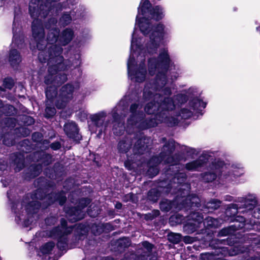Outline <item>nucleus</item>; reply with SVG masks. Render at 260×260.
Masks as SVG:
<instances>
[{"label": "nucleus", "instance_id": "f257e3e1", "mask_svg": "<svg viewBox=\"0 0 260 260\" xmlns=\"http://www.w3.org/2000/svg\"><path fill=\"white\" fill-rule=\"evenodd\" d=\"M164 8L160 5L152 6L149 0H141L138 8V15L136 23L140 31L144 36L150 33L151 28L156 24H152L151 20L158 22L165 17Z\"/></svg>", "mask_w": 260, "mask_h": 260}, {"label": "nucleus", "instance_id": "f03ea898", "mask_svg": "<svg viewBox=\"0 0 260 260\" xmlns=\"http://www.w3.org/2000/svg\"><path fill=\"white\" fill-rule=\"evenodd\" d=\"M32 36L37 42V47L40 51L38 58L41 63L54 62L55 58L58 57L59 62H62L64 58L61 55L63 49L61 45H52L48 47L41 44L44 41L45 30L41 22H33L31 24Z\"/></svg>", "mask_w": 260, "mask_h": 260}, {"label": "nucleus", "instance_id": "7ed1b4c3", "mask_svg": "<svg viewBox=\"0 0 260 260\" xmlns=\"http://www.w3.org/2000/svg\"><path fill=\"white\" fill-rule=\"evenodd\" d=\"M172 60L168 50L160 52L157 57H151L148 59V69L150 76L155 75L156 70L158 72L153 80L155 88L159 90L168 82L167 73L170 68Z\"/></svg>", "mask_w": 260, "mask_h": 260}, {"label": "nucleus", "instance_id": "20e7f679", "mask_svg": "<svg viewBox=\"0 0 260 260\" xmlns=\"http://www.w3.org/2000/svg\"><path fill=\"white\" fill-rule=\"evenodd\" d=\"M177 166V164H171L165 168L162 174L164 177H161V180L165 186L169 185L170 193L174 188L172 193L176 194V197L179 196L184 197L190 189V185L186 183V174L183 172H179Z\"/></svg>", "mask_w": 260, "mask_h": 260}, {"label": "nucleus", "instance_id": "39448f33", "mask_svg": "<svg viewBox=\"0 0 260 260\" xmlns=\"http://www.w3.org/2000/svg\"><path fill=\"white\" fill-rule=\"evenodd\" d=\"M160 98L161 99L159 102L153 100L148 103L144 107V111L146 114L153 115L158 119L159 117L162 118L161 115H164L165 111H172L175 107L172 98H163L160 95Z\"/></svg>", "mask_w": 260, "mask_h": 260}, {"label": "nucleus", "instance_id": "423d86ee", "mask_svg": "<svg viewBox=\"0 0 260 260\" xmlns=\"http://www.w3.org/2000/svg\"><path fill=\"white\" fill-rule=\"evenodd\" d=\"M141 244L143 247L138 248L136 252H126L120 260H157V252L152 251L154 244L148 241L142 242Z\"/></svg>", "mask_w": 260, "mask_h": 260}, {"label": "nucleus", "instance_id": "0eeeda50", "mask_svg": "<svg viewBox=\"0 0 260 260\" xmlns=\"http://www.w3.org/2000/svg\"><path fill=\"white\" fill-rule=\"evenodd\" d=\"M60 0H35L34 3L30 4L28 7L29 14L31 18L37 19L46 18L49 14L54 11L55 2Z\"/></svg>", "mask_w": 260, "mask_h": 260}, {"label": "nucleus", "instance_id": "6e6552de", "mask_svg": "<svg viewBox=\"0 0 260 260\" xmlns=\"http://www.w3.org/2000/svg\"><path fill=\"white\" fill-rule=\"evenodd\" d=\"M165 26L162 23L159 22L151 28L149 35L150 42L146 45L147 50L149 54L152 55L156 53L159 46L160 42L164 40L165 31Z\"/></svg>", "mask_w": 260, "mask_h": 260}, {"label": "nucleus", "instance_id": "1a4fd4ad", "mask_svg": "<svg viewBox=\"0 0 260 260\" xmlns=\"http://www.w3.org/2000/svg\"><path fill=\"white\" fill-rule=\"evenodd\" d=\"M74 86L71 83H67L61 87L59 93L55 100V106L58 109L64 108L67 104L72 99Z\"/></svg>", "mask_w": 260, "mask_h": 260}, {"label": "nucleus", "instance_id": "9d476101", "mask_svg": "<svg viewBox=\"0 0 260 260\" xmlns=\"http://www.w3.org/2000/svg\"><path fill=\"white\" fill-rule=\"evenodd\" d=\"M189 190L186 196H179L176 197L177 203L180 205L182 208L186 210L200 209L201 207V200L196 194H189Z\"/></svg>", "mask_w": 260, "mask_h": 260}, {"label": "nucleus", "instance_id": "9b49d317", "mask_svg": "<svg viewBox=\"0 0 260 260\" xmlns=\"http://www.w3.org/2000/svg\"><path fill=\"white\" fill-rule=\"evenodd\" d=\"M203 219L202 213L196 211L192 212L183 224V231L188 234L193 233L200 228Z\"/></svg>", "mask_w": 260, "mask_h": 260}, {"label": "nucleus", "instance_id": "f8f14e48", "mask_svg": "<svg viewBox=\"0 0 260 260\" xmlns=\"http://www.w3.org/2000/svg\"><path fill=\"white\" fill-rule=\"evenodd\" d=\"M63 131L67 138L75 144H79L82 140L80 128L75 121L66 122L63 125Z\"/></svg>", "mask_w": 260, "mask_h": 260}, {"label": "nucleus", "instance_id": "ddd939ff", "mask_svg": "<svg viewBox=\"0 0 260 260\" xmlns=\"http://www.w3.org/2000/svg\"><path fill=\"white\" fill-rule=\"evenodd\" d=\"M170 193V187L169 185L165 186L161 179H160L157 187L152 188L148 191L147 200L151 203H154L157 202L161 194H168Z\"/></svg>", "mask_w": 260, "mask_h": 260}, {"label": "nucleus", "instance_id": "4468645a", "mask_svg": "<svg viewBox=\"0 0 260 260\" xmlns=\"http://www.w3.org/2000/svg\"><path fill=\"white\" fill-rule=\"evenodd\" d=\"M139 104L134 103L129 107L130 115L127 119V122L133 125H136L141 121L144 117V114L142 111L138 110Z\"/></svg>", "mask_w": 260, "mask_h": 260}, {"label": "nucleus", "instance_id": "2eb2a0df", "mask_svg": "<svg viewBox=\"0 0 260 260\" xmlns=\"http://www.w3.org/2000/svg\"><path fill=\"white\" fill-rule=\"evenodd\" d=\"M42 171L41 165L32 164L24 170L22 177L24 180L30 181L39 176Z\"/></svg>", "mask_w": 260, "mask_h": 260}, {"label": "nucleus", "instance_id": "dca6fc26", "mask_svg": "<svg viewBox=\"0 0 260 260\" xmlns=\"http://www.w3.org/2000/svg\"><path fill=\"white\" fill-rule=\"evenodd\" d=\"M66 213L69 221L76 222L83 219L85 217L84 212L77 206H69L66 209Z\"/></svg>", "mask_w": 260, "mask_h": 260}, {"label": "nucleus", "instance_id": "f3484780", "mask_svg": "<svg viewBox=\"0 0 260 260\" xmlns=\"http://www.w3.org/2000/svg\"><path fill=\"white\" fill-rule=\"evenodd\" d=\"M150 140L147 137H143L137 140L134 146V155L140 156L148 149Z\"/></svg>", "mask_w": 260, "mask_h": 260}, {"label": "nucleus", "instance_id": "a211bd4d", "mask_svg": "<svg viewBox=\"0 0 260 260\" xmlns=\"http://www.w3.org/2000/svg\"><path fill=\"white\" fill-rule=\"evenodd\" d=\"M10 159L15 172H19L24 168L25 156L23 153L18 152L13 153L11 154Z\"/></svg>", "mask_w": 260, "mask_h": 260}, {"label": "nucleus", "instance_id": "6ab92c4d", "mask_svg": "<svg viewBox=\"0 0 260 260\" xmlns=\"http://www.w3.org/2000/svg\"><path fill=\"white\" fill-rule=\"evenodd\" d=\"M22 56L20 52L15 48L9 50L8 60L10 66L14 69H17L22 61Z\"/></svg>", "mask_w": 260, "mask_h": 260}, {"label": "nucleus", "instance_id": "aec40b11", "mask_svg": "<svg viewBox=\"0 0 260 260\" xmlns=\"http://www.w3.org/2000/svg\"><path fill=\"white\" fill-rule=\"evenodd\" d=\"M45 108L43 112V117L48 120L53 119L56 114L55 102L45 101Z\"/></svg>", "mask_w": 260, "mask_h": 260}, {"label": "nucleus", "instance_id": "412c9836", "mask_svg": "<svg viewBox=\"0 0 260 260\" xmlns=\"http://www.w3.org/2000/svg\"><path fill=\"white\" fill-rule=\"evenodd\" d=\"M241 204L239 208H244L245 211L253 210L257 204V201L255 197L249 196L246 198H243L240 201Z\"/></svg>", "mask_w": 260, "mask_h": 260}, {"label": "nucleus", "instance_id": "4be33fe9", "mask_svg": "<svg viewBox=\"0 0 260 260\" xmlns=\"http://www.w3.org/2000/svg\"><path fill=\"white\" fill-rule=\"evenodd\" d=\"M112 117L113 119V133L116 136H120L123 133L124 124L121 122L120 116L117 112H114Z\"/></svg>", "mask_w": 260, "mask_h": 260}, {"label": "nucleus", "instance_id": "5701e85b", "mask_svg": "<svg viewBox=\"0 0 260 260\" xmlns=\"http://www.w3.org/2000/svg\"><path fill=\"white\" fill-rule=\"evenodd\" d=\"M129 74L135 77L137 82H142L145 79L146 69L144 64H140L138 68L134 69Z\"/></svg>", "mask_w": 260, "mask_h": 260}, {"label": "nucleus", "instance_id": "b1692460", "mask_svg": "<svg viewBox=\"0 0 260 260\" xmlns=\"http://www.w3.org/2000/svg\"><path fill=\"white\" fill-rule=\"evenodd\" d=\"M131 245V240L128 237H122L117 239L115 242L116 251L121 253Z\"/></svg>", "mask_w": 260, "mask_h": 260}, {"label": "nucleus", "instance_id": "393cba45", "mask_svg": "<svg viewBox=\"0 0 260 260\" xmlns=\"http://www.w3.org/2000/svg\"><path fill=\"white\" fill-rule=\"evenodd\" d=\"M224 248V247H218L215 249V252L202 253L200 255V258L201 260L217 259L220 254L222 255Z\"/></svg>", "mask_w": 260, "mask_h": 260}, {"label": "nucleus", "instance_id": "a878e982", "mask_svg": "<svg viewBox=\"0 0 260 260\" xmlns=\"http://www.w3.org/2000/svg\"><path fill=\"white\" fill-rule=\"evenodd\" d=\"M238 205L232 203L229 204L224 212V220L230 222V219L234 218L238 212Z\"/></svg>", "mask_w": 260, "mask_h": 260}, {"label": "nucleus", "instance_id": "bb28decb", "mask_svg": "<svg viewBox=\"0 0 260 260\" xmlns=\"http://www.w3.org/2000/svg\"><path fill=\"white\" fill-rule=\"evenodd\" d=\"M106 116V113L104 111H102L98 113L91 115L90 119L96 127H102Z\"/></svg>", "mask_w": 260, "mask_h": 260}, {"label": "nucleus", "instance_id": "cd10ccee", "mask_svg": "<svg viewBox=\"0 0 260 260\" xmlns=\"http://www.w3.org/2000/svg\"><path fill=\"white\" fill-rule=\"evenodd\" d=\"M60 30L59 28L53 29L48 31L46 41L48 45L45 46L48 47L52 45H57L55 43L57 41L59 37Z\"/></svg>", "mask_w": 260, "mask_h": 260}, {"label": "nucleus", "instance_id": "c85d7f7f", "mask_svg": "<svg viewBox=\"0 0 260 260\" xmlns=\"http://www.w3.org/2000/svg\"><path fill=\"white\" fill-rule=\"evenodd\" d=\"M41 206V202L38 201H29L25 206V211L27 215H32L37 214Z\"/></svg>", "mask_w": 260, "mask_h": 260}, {"label": "nucleus", "instance_id": "c756f323", "mask_svg": "<svg viewBox=\"0 0 260 260\" xmlns=\"http://www.w3.org/2000/svg\"><path fill=\"white\" fill-rule=\"evenodd\" d=\"M175 147L173 145H171L169 143H166L164 145L162 150L160 153H163L164 157L166 159L167 163H170V159L173 162L174 159L173 157L172 156Z\"/></svg>", "mask_w": 260, "mask_h": 260}, {"label": "nucleus", "instance_id": "7c9ffc66", "mask_svg": "<svg viewBox=\"0 0 260 260\" xmlns=\"http://www.w3.org/2000/svg\"><path fill=\"white\" fill-rule=\"evenodd\" d=\"M34 183L35 187L39 188L50 189L53 186V183L51 181L43 176H40L36 179Z\"/></svg>", "mask_w": 260, "mask_h": 260}, {"label": "nucleus", "instance_id": "2f4dec72", "mask_svg": "<svg viewBox=\"0 0 260 260\" xmlns=\"http://www.w3.org/2000/svg\"><path fill=\"white\" fill-rule=\"evenodd\" d=\"M74 35V31L71 28H66L62 31L59 40L62 45L65 46L72 40Z\"/></svg>", "mask_w": 260, "mask_h": 260}, {"label": "nucleus", "instance_id": "473e14b6", "mask_svg": "<svg viewBox=\"0 0 260 260\" xmlns=\"http://www.w3.org/2000/svg\"><path fill=\"white\" fill-rule=\"evenodd\" d=\"M176 206V203L175 201H172L167 199H162L159 202L160 210L165 213L170 211L173 208H175Z\"/></svg>", "mask_w": 260, "mask_h": 260}, {"label": "nucleus", "instance_id": "72a5a7b5", "mask_svg": "<svg viewBox=\"0 0 260 260\" xmlns=\"http://www.w3.org/2000/svg\"><path fill=\"white\" fill-rule=\"evenodd\" d=\"M169 111H165L164 115H161L162 118L159 117L158 119V121L160 123L165 122L167 125L169 127H174L178 125L179 123V120L177 118H176L173 116H168L167 113Z\"/></svg>", "mask_w": 260, "mask_h": 260}, {"label": "nucleus", "instance_id": "f704fd0d", "mask_svg": "<svg viewBox=\"0 0 260 260\" xmlns=\"http://www.w3.org/2000/svg\"><path fill=\"white\" fill-rule=\"evenodd\" d=\"M224 165L225 162L223 160L219 159L215 160L210 164L208 170L214 171L217 175H221L222 170Z\"/></svg>", "mask_w": 260, "mask_h": 260}, {"label": "nucleus", "instance_id": "c9c22d12", "mask_svg": "<svg viewBox=\"0 0 260 260\" xmlns=\"http://www.w3.org/2000/svg\"><path fill=\"white\" fill-rule=\"evenodd\" d=\"M188 104L190 107L193 110L197 112L201 111V108L204 109L207 105L206 103L197 98H193L192 100H190Z\"/></svg>", "mask_w": 260, "mask_h": 260}, {"label": "nucleus", "instance_id": "e433bc0d", "mask_svg": "<svg viewBox=\"0 0 260 260\" xmlns=\"http://www.w3.org/2000/svg\"><path fill=\"white\" fill-rule=\"evenodd\" d=\"M247 248H245L242 244L238 243L235 245L227 248L228 253L230 256H235L247 251Z\"/></svg>", "mask_w": 260, "mask_h": 260}, {"label": "nucleus", "instance_id": "4c0bfd02", "mask_svg": "<svg viewBox=\"0 0 260 260\" xmlns=\"http://www.w3.org/2000/svg\"><path fill=\"white\" fill-rule=\"evenodd\" d=\"M39 18H41L40 17H38L37 19L32 18L34 19V21L32 22V23L33 22L36 23L37 21L41 22V23H42L41 20H39ZM57 20L56 18L51 17V18H49L46 22H45L44 26H43V28L46 29L48 31H50V30H51L53 29H55V28H58L57 27ZM42 25H43V23H42Z\"/></svg>", "mask_w": 260, "mask_h": 260}, {"label": "nucleus", "instance_id": "58836bf2", "mask_svg": "<svg viewBox=\"0 0 260 260\" xmlns=\"http://www.w3.org/2000/svg\"><path fill=\"white\" fill-rule=\"evenodd\" d=\"M20 151L23 153H30L34 149V146L28 139H24L19 143Z\"/></svg>", "mask_w": 260, "mask_h": 260}, {"label": "nucleus", "instance_id": "ea45409f", "mask_svg": "<svg viewBox=\"0 0 260 260\" xmlns=\"http://www.w3.org/2000/svg\"><path fill=\"white\" fill-rule=\"evenodd\" d=\"M57 94V87L56 86H48L45 88V101L55 102V98Z\"/></svg>", "mask_w": 260, "mask_h": 260}, {"label": "nucleus", "instance_id": "a19ab883", "mask_svg": "<svg viewBox=\"0 0 260 260\" xmlns=\"http://www.w3.org/2000/svg\"><path fill=\"white\" fill-rule=\"evenodd\" d=\"M221 204V201L219 200L211 199L204 205V207L208 210V212H212L218 209L220 207Z\"/></svg>", "mask_w": 260, "mask_h": 260}, {"label": "nucleus", "instance_id": "79ce46f5", "mask_svg": "<svg viewBox=\"0 0 260 260\" xmlns=\"http://www.w3.org/2000/svg\"><path fill=\"white\" fill-rule=\"evenodd\" d=\"M205 162L203 159H197L186 164L185 168L188 171H196L198 168L203 167Z\"/></svg>", "mask_w": 260, "mask_h": 260}, {"label": "nucleus", "instance_id": "37998d69", "mask_svg": "<svg viewBox=\"0 0 260 260\" xmlns=\"http://www.w3.org/2000/svg\"><path fill=\"white\" fill-rule=\"evenodd\" d=\"M201 177L203 181L206 183H209L215 180L217 175L214 171L208 169L207 171L201 173Z\"/></svg>", "mask_w": 260, "mask_h": 260}, {"label": "nucleus", "instance_id": "c03bdc74", "mask_svg": "<svg viewBox=\"0 0 260 260\" xmlns=\"http://www.w3.org/2000/svg\"><path fill=\"white\" fill-rule=\"evenodd\" d=\"M246 221L245 217L237 214L234 218L230 219V222H234V226L238 230L245 229Z\"/></svg>", "mask_w": 260, "mask_h": 260}, {"label": "nucleus", "instance_id": "a18cd8bd", "mask_svg": "<svg viewBox=\"0 0 260 260\" xmlns=\"http://www.w3.org/2000/svg\"><path fill=\"white\" fill-rule=\"evenodd\" d=\"M68 238L67 235H60L57 239L56 246L57 248L61 251H67L68 246Z\"/></svg>", "mask_w": 260, "mask_h": 260}, {"label": "nucleus", "instance_id": "49530a36", "mask_svg": "<svg viewBox=\"0 0 260 260\" xmlns=\"http://www.w3.org/2000/svg\"><path fill=\"white\" fill-rule=\"evenodd\" d=\"M204 226L208 229H215L218 227L220 222L217 218L212 217H207L205 220H203Z\"/></svg>", "mask_w": 260, "mask_h": 260}, {"label": "nucleus", "instance_id": "de8ad7c7", "mask_svg": "<svg viewBox=\"0 0 260 260\" xmlns=\"http://www.w3.org/2000/svg\"><path fill=\"white\" fill-rule=\"evenodd\" d=\"M58 61V57H56L54 59V62L52 63H48V64H50V66L48 69V74H51V75H56L57 74L59 71V69H61L60 67L62 66V62H59Z\"/></svg>", "mask_w": 260, "mask_h": 260}, {"label": "nucleus", "instance_id": "09e8293b", "mask_svg": "<svg viewBox=\"0 0 260 260\" xmlns=\"http://www.w3.org/2000/svg\"><path fill=\"white\" fill-rule=\"evenodd\" d=\"M158 119L154 116L153 118H146L141 122V125L143 129H148L151 127H154L157 125Z\"/></svg>", "mask_w": 260, "mask_h": 260}, {"label": "nucleus", "instance_id": "8fccbe9b", "mask_svg": "<svg viewBox=\"0 0 260 260\" xmlns=\"http://www.w3.org/2000/svg\"><path fill=\"white\" fill-rule=\"evenodd\" d=\"M126 156L127 158L124 162V167L126 169L132 170L134 168L133 165L137 164V158L138 157H140V156H134V153L132 154L130 156H129L128 154H126Z\"/></svg>", "mask_w": 260, "mask_h": 260}, {"label": "nucleus", "instance_id": "3c124183", "mask_svg": "<svg viewBox=\"0 0 260 260\" xmlns=\"http://www.w3.org/2000/svg\"><path fill=\"white\" fill-rule=\"evenodd\" d=\"M132 145L126 140H120L117 145L118 151L120 153H127Z\"/></svg>", "mask_w": 260, "mask_h": 260}, {"label": "nucleus", "instance_id": "603ef678", "mask_svg": "<svg viewBox=\"0 0 260 260\" xmlns=\"http://www.w3.org/2000/svg\"><path fill=\"white\" fill-rule=\"evenodd\" d=\"M162 161H166V159L164 157L163 153H159L158 155L152 156L147 162V165L158 166Z\"/></svg>", "mask_w": 260, "mask_h": 260}, {"label": "nucleus", "instance_id": "864d4df0", "mask_svg": "<svg viewBox=\"0 0 260 260\" xmlns=\"http://www.w3.org/2000/svg\"><path fill=\"white\" fill-rule=\"evenodd\" d=\"M55 245L53 241L47 242L40 247V251L43 254H49L51 253Z\"/></svg>", "mask_w": 260, "mask_h": 260}, {"label": "nucleus", "instance_id": "5fc2aeb1", "mask_svg": "<svg viewBox=\"0 0 260 260\" xmlns=\"http://www.w3.org/2000/svg\"><path fill=\"white\" fill-rule=\"evenodd\" d=\"M49 190L50 189H48L37 188L35 191V193L34 194L33 197H31V198L42 200L46 198Z\"/></svg>", "mask_w": 260, "mask_h": 260}, {"label": "nucleus", "instance_id": "6e6d98bb", "mask_svg": "<svg viewBox=\"0 0 260 260\" xmlns=\"http://www.w3.org/2000/svg\"><path fill=\"white\" fill-rule=\"evenodd\" d=\"M55 86L59 87L63 84L68 79L67 75L63 73L58 72L54 75Z\"/></svg>", "mask_w": 260, "mask_h": 260}, {"label": "nucleus", "instance_id": "4d7b16f0", "mask_svg": "<svg viewBox=\"0 0 260 260\" xmlns=\"http://www.w3.org/2000/svg\"><path fill=\"white\" fill-rule=\"evenodd\" d=\"M44 152L45 151L43 150H38L34 151L29 154L30 159L32 161L40 163Z\"/></svg>", "mask_w": 260, "mask_h": 260}, {"label": "nucleus", "instance_id": "13d9d810", "mask_svg": "<svg viewBox=\"0 0 260 260\" xmlns=\"http://www.w3.org/2000/svg\"><path fill=\"white\" fill-rule=\"evenodd\" d=\"M91 202V200L88 198H82L78 200L76 206L83 210Z\"/></svg>", "mask_w": 260, "mask_h": 260}, {"label": "nucleus", "instance_id": "bf43d9fd", "mask_svg": "<svg viewBox=\"0 0 260 260\" xmlns=\"http://www.w3.org/2000/svg\"><path fill=\"white\" fill-rule=\"evenodd\" d=\"M52 156L51 154L49 153H46L45 151L44 155L42 158V159L40 163L38 164H40L42 166V167L43 166H48L52 163Z\"/></svg>", "mask_w": 260, "mask_h": 260}, {"label": "nucleus", "instance_id": "052dcab7", "mask_svg": "<svg viewBox=\"0 0 260 260\" xmlns=\"http://www.w3.org/2000/svg\"><path fill=\"white\" fill-rule=\"evenodd\" d=\"M13 41L17 47H21L24 43V38L22 34H14Z\"/></svg>", "mask_w": 260, "mask_h": 260}, {"label": "nucleus", "instance_id": "680f3d73", "mask_svg": "<svg viewBox=\"0 0 260 260\" xmlns=\"http://www.w3.org/2000/svg\"><path fill=\"white\" fill-rule=\"evenodd\" d=\"M181 239L182 236L180 234L171 233L168 235V240L173 244L180 243Z\"/></svg>", "mask_w": 260, "mask_h": 260}, {"label": "nucleus", "instance_id": "e2e57ef3", "mask_svg": "<svg viewBox=\"0 0 260 260\" xmlns=\"http://www.w3.org/2000/svg\"><path fill=\"white\" fill-rule=\"evenodd\" d=\"M91 230L92 233L95 236L100 235L104 233V230L103 229V224L93 223L91 227Z\"/></svg>", "mask_w": 260, "mask_h": 260}, {"label": "nucleus", "instance_id": "0e129e2a", "mask_svg": "<svg viewBox=\"0 0 260 260\" xmlns=\"http://www.w3.org/2000/svg\"><path fill=\"white\" fill-rule=\"evenodd\" d=\"M147 167L148 168L147 174L151 178H153L158 174V166L147 165Z\"/></svg>", "mask_w": 260, "mask_h": 260}, {"label": "nucleus", "instance_id": "69168bd1", "mask_svg": "<svg viewBox=\"0 0 260 260\" xmlns=\"http://www.w3.org/2000/svg\"><path fill=\"white\" fill-rule=\"evenodd\" d=\"M21 119L25 126L31 125L35 122L34 118L28 115H23L22 116Z\"/></svg>", "mask_w": 260, "mask_h": 260}, {"label": "nucleus", "instance_id": "338daca9", "mask_svg": "<svg viewBox=\"0 0 260 260\" xmlns=\"http://www.w3.org/2000/svg\"><path fill=\"white\" fill-rule=\"evenodd\" d=\"M56 199L60 206H63L67 201V197L63 191L56 193Z\"/></svg>", "mask_w": 260, "mask_h": 260}, {"label": "nucleus", "instance_id": "774afa93", "mask_svg": "<svg viewBox=\"0 0 260 260\" xmlns=\"http://www.w3.org/2000/svg\"><path fill=\"white\" fill-rule=\"evenodd\" d=\"M3 86L8 89H12L14 86V82L11 77H7L3 81Z\"/></svg>", "mask_w": 260, "mask_h": 260}]
</instances>
